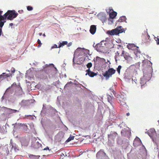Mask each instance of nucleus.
<instances>
[{
  "label": "nucleus",
  "instance_id": "obj_1",
  "mask_svg": "<svg viewBox=\"0 0 159 159\" xmlns=\"http://www.w3.org/2000/svg\"><path fill=\"white\" fill-rule=\"evenodd\" d=\"M15 10H8L4 14L5 18L8 20H12L13 18L16 17L18 15V13H16Z\"/></svg>",
  "mask_w": 159,
  "mask_h": 159
},
{
  "label": "nucleus",
  "instance_id": "obj_2",
  "mask_svg": "<svg viewBox=\"0 0 159 159\" xmlns=\"http://www.w3.org/2000/svg\"><path fill=\"white\" fill-rule=\"evenodd\" d=\"M124 31V29L122 28L121 26L117 27L116 29L112 30L111 31H107V33L110 35H117L121 33Z\"/></svg>",
  "mask_w": 159,
  "mask_h": 159
},
{
  "label": "nucleus",
  "instance_id": "obj_3",
  "mask_svg": "<svg viewBox=\"0 0 159 159\" xmlns=\"http://www.w3.org/2000/svg\"><path fill=\"white\" fill-rule=\"evenodd\" d=\"M116 71V70L113 68H110L106 71L105 73H103L102 75L104 77H105L106 80H108L115 73Z\"/></svg>",
  "mask_w": 159,
  "mask_h": 159
},
{
  "label": "nucleus",
  "instance_id": "obj_4",
  "mask_svg": "<svg viewBox=\"0 0 159 159\" xmlns=\"http://www.w3.org/2000/svg\"><path fill=\"white\" fill-rule=\"evenodd\" d=\"M107 11V12L109 13L110 18L111 19H113L117 15V13L116 12L113 11V10L112 9L111 7H110L109 9Z\"/></svg>",
  "mask_w": 159,
  "mask_h": 159
},
{
  "label": "nucleus",
  "instance_id": "obj_5",
  "mask_svg": "<svg viewBox=\"0 0 159 159\" xmlns=\"http://www.w3.org/2000/svg\"><path fill=\"white\" fill-rule=\"evenodd\" d=\"M117 134L115 132H111L110 134H108V139L114 140L116 137L117 136Z\"/></svg>",
  "mask_w": 159,
  "mask_h": 159
},
{
  "label": "nucleus",
  "instance_id": "obj_6",
  "mask_svg": "<svg viewBox=\"0 0 159 159\" xmlns=\"http://www.w3.org/2000/svg\"><path fill=\"white\" fill-rule=\"evenodd\" d=\"M2 108L5 110L7 113L8 114H11L18 112V111L17 110L8 108L4 107H3Z\"/></svg>",
  "mask_w": 159,
  "mask_h": 159
},
{
  "label": "nucleus",
  "instance_id": "obj_7",
  "mask_svg": "<svg viewBox=\"0 0 159 159\" xmlns=\"http://www.w3.org/2000/svg\"><path fill=\"white\" fill-rule=\"evenodd\" d=\"M141 144L142 142L139 138H136L134 141L133 145L134 147H137L140 145Z\"/></svg>",
  "mask_w": 159,
  "mask_h": 159
},
{
  "label": "nucleus",
  "instance_id": "obj_8",
  "mask_svg": "<svg viewBox=\"0 0 159 159\" xmlns=\"http://www.w3.org/2000/svg\"><path fill=\"white\" fill-rule=\"evenodd\" d=\"M12 74L10 73L9 74H7L5 73H3L1 75H0V79H2V80H3L8 77H12Z\"/></svg>",
  "mask_w": 159,
  "mask_h": 159
},
{
  "label": "nucleus",
  "instance_id": "obj_9",
  "mask_svg": "<svg viewBox=\"0 0 159 159\" xmlns=\"http://www.w3.org/2000/svg\"><path fill=\"white\" fill-rule=\"evenodd\" d=\"M142 37L143 41L144 43L149 42L150 40V36L148 34H146L144 35H143Z\"/></svg>",
  "mask_w": 159,
  "mask_h": 159
},
{
  "label": "nucleus",
  "instance_id": "obj_10",
  "mask_svg": "<svg viewBox=\"0 0 159 159\" xmlns=\"http://www.w3.org/2000/svg\"><path fill=\"white\" fill-rule=\"evenodd\" d=\"M19 128L24 131H27L28 128L27 125L25 124H20L19 125Z\"/></svg>",
  "mask_w": 159,
  "mask_h": 159
},
{
  "label": "nucleus",
  "instance_id": "obj_11",
  "mask_svg": "<svg viewBox=\"0 0 159 159\" xmlns=\"http://www.w3.org/2000/svg\"><path fill=\"white\" fill-rule=\"evenodd\" d=\"M96 26L94 25H91L90 26V32L92 34H93L96 31Z\"/></svg>",
  "mask_w": 159,
  "mask_h": 159
},
{
  "label": "nucleus",
  "instance_id": "obj_12",
  "mask_svg": "<svg viewBox=\"0 0 159 159\" xmlns=\"http://www.w3.org/2000/svg\"><path fill=\"white\" fill-rule=\"evenodd\" d=\"M93 46L98 52L101 51V49L102 47V44L100 43L97 44L95 46H94V44H93Z\"/></svg>",
  "mask_w": 159,
  "mask_h": 159
},
{
  "label": "nucleus",
  "instance_id": "obj_13",
  "mask_svg": "<svg viewBox=\"0 0 159 159\" xmlns=\"http://www.w3.org/2000/svg\"><path fill=\"white\" fill-rule=\"evenodd\" d=\"M142 63L143 66L145 67L150 66L151 64V62L147 59L143 60Z\"/></svg>",
  "mask_w": 159,
  "mask_h": 159
},
{
  "label": "nucleus",
  "instance_id": "obj_14",
  "mask_svg": "<svg viewBox=\"0 0 159 159\" xmlns=\"http://www.w3.org/2000/svg\"><path fill=\"white\" fill-rule=\"evenodd\" d=\"M127 47L129 49L131 50H134L137 48H139V47H136L135 44H129L127 45Z\"/></svg>",
  "mask_w": 159,
  "mask_h": 159
},
{
  "label": "nucleus",
  "instance_id": "obj_15",
  "mask_svg": "<svg viewBox=\"0 0 159 159\" xmlns=\"http://www.w3.org/2000/svg\"><path fill=\"white\" fill-rule=\"evenodd\" d=\"M120 105L122 106H126L125 99L124 98H120L119 99Z\"/></svg>",
  "mask_w": 159,
  "mask_h": 159
},
{
  "label": "nucleus",
  "instance_id": "obj_16",
  "mask_svg": "<svg viewBox=\"0 0 159 159\" xmlns=\"http://www.w3.org/2000/svg\"><path fill=\"white\" fill-rule=\"evenodd\" d=\"M99 18L102 21H105L106 19V17L105 15L103 14H100L98 15Z\"/></svg>",
  "mask_w": 159,
  "mask_h": 159
},
{
  "label": "nucleus",
  "instance_id": "obj_17",
  "mask_svg": "<svg viewBox=\"0 0 159 159\" xmlns=\"http://www.w3.org/2000/svg\"><path fill=\"white\" fill-rule=\"evenodd\" d=\"M128 54L126 52H125L124 50H122L121 54V56L122 57H123L125 59L127 60L128 59L129 57V56L128 55Z\"/></svg>",
  "mask_w": 159,
  "mask_h": 159
},
{
  "label": "nucleus",
  "instance_id": "obj_18",
  "mask_svg": "<svg viewBox=\"0 0 159 159\" xmlns=\"http://www.w3.org/2000/svg\"><path fill=\"white\" fill-rule=\"evenodd\" d=\"M121 56V54L120 55V53L118 52H117L115 56V59L116 62H117V60H120Z\"/></svg>",
  "mask_w": 159,
  "mask_h": 159
},
{
  "label": "nucleus",
  "instance_id": "obj_19",
  "mask_svg": "<svg viewBox=\"0 0 159 159\" xmlns=\"http://www.w3.org/2000/svg\"><path fill=\"white\" fill-rule=\"evenodd\" d=\"M146 80H145V76H143L141 78L140 83L142 85H143V84L146 83Z\"/></svg>",
  "mask_w": 159,
  "mask_h": 159
},
{
  "label": "nucleus",
  "instance_id": "obj_20",
  "mask_svg": "<svg viewBox=\"0 0 159 159\" xmlns=\"http://www.w3.org/2000/svg\"><path fill=\"white\" fill-rule=\"evenodd\" d=\"M68 42L66 41H63L62 43H60L59 46L58 47V48H60L61 47L64 46L65 45L67 44Z\"/></svg>",
  "mask_w": 159,
  "mask_h": 159
},
{
  "label": "nucleus",
  "instance_id": "obj_21",
  "mask_svg": "<svg viewBox=\"0 0 159 159\" xmlns=\"http://www.w3.org/2000/svg\"><path fill=\"white\" fill-rule=\"evenodd\" d=\"M97 74L96 73H94L93 71H91L90 72V73H88V74L87 75H88L90 77H93L97 75Z\"/></svg>",
  "mask_w": 159,
  "mask_h": 159
},
{
  "label": "nucleus",
  "instance_id": "obj_22",
  "mask_svg": "<svg viewBox=\"0 0 159 159\" xmlns=\"http://www.w3.org/2000/svg\"><path fill=\"white\" fill-rule=\"evenodd\" d=\"M29 102L28 101L23 100L21 102V104L22 106H25L28 105V102Z\"/></svg>",
  "mask_w": 159,
  "mask_h": 159
},
{
  "label": "nucleus",
  "instance_id": "obj_23",
  "mask_svg": "<svg viewBox=\"0 0 159 159\" xmlns=\"http://www.w3.org/2000/svg\"><path fill=\"white\" fill-rule=\"evenodd\" d=\"M113 99V98L110 95H108L107 96V100L112 105V100Z\"/></svg>",
  "mask_w": 159,
  "mask_h": 159
},
{
  "label": "nucleus",
  "instance_id": "obj_24",
  "mask_svg": "<svg viewBox=\"0 0 159 159\" xmlns=\"http://www.w3.org/2000/svg\"><path fill=\"white\" fill-rule=\"evenodd\" d=\"M126 20V17L125 16H122L120 17L119 19L118 20L120 22H123Z\"/></svg>",
  "mask_w": 159,
  "mask_h": 159
},
{
  "label": "nucleus",
  "instance_id": "obj_25",
  "mask_svg": "<svg viewBox=\"0 0 159 159\" xmlns=\"http://www.w3.org/2000/svg\"><path fill=\"white\" fill-rule=\"evenodd\" d=\"M41 146V145L40 143H39L38 142H37L35 144L34 147L35 148H39Z\"/></svg>",
  "mask_w": 159,
  "mask_h": 159
},
{
  "label": "nucleus",
  "instance_id": "obj_26",
  "mask_svg": "<svg viewBox=\"0 0 159 159\" xmlns=\"http://www.w3.org/2000/svg\"><path fill=\"white\" fill-rule=\"evenodd\" d=\"M74 138V137L73 136H70L68 139L66 140V142H69L71 140H73Z\"/></svg>",
  "mask_w": 159,
  "mask_h": 159
},
{
  "label": "nucleus",
  "instance_id": "obj_27",
  "mask_svg": "<svg viewBox=\"0 0 159 159\" xmlns=\"http://www.w3.org/2000/svg\"><path fill=\"white\" fill-rule=\"evenodd\" d=\"M121 66L120 65H119L118 66V67L117 68V70L118 73L119 74H120V70L121 69Z\"/></svg>",
  "mask_w": 159,
  "mask_h": 159
},
{
  "label": "nucleus",
  "instance_id": "obj_28",
  "mask_svg": "<svg viewBox=\"0 0 159 159\" xmlns=\"http://www.w3.org/2000/svg\"><path fill=\"white\" fill-rule=\"evenodd\" d=\"M102 152H103L102 151H99L97 153V154H96L97 157H99L100 156L101 154L102 153Z\"/></svg>",
  "mask_w": 159,
  "mask_h": 159
},
{
  "label": "nucleus",
  "instance_id": "obj_29",
  "mask_svg": "<svg viewBox=\"0 0 159 159\" xmlns=\"http://www.w3.org/2000/svg\"><path fill=\"white\" fill-rule=\"evenodd\" d=\"M37 42H38V44H39V45H38V48H39L41 46V45L42 44L41 42V41H40V40L39 39H38V40H37Z\"/></svg>",
  "mask_w": 159,
  "mask_h": 159
},
{
  "label": "nucleus",
  "instance_id": "obj_30",
  "mask_svg": "<svg viewBox=\"0 0 159 159\" xmlns=\"http://www.w3.org/2000/svg\"><path fill=\"white\" fill-rule=\"evenodd\" d=\"M92 63L91 62H89L86 65L87 67L88 68H91L92 66Z\"/></svg>",
  "mask_w": 159,
  "mask_h": 159
},
{
  "label": "nucleus",
  "instance_id": "obj_31",
  "mask_svg": "<svg viewBox=\"0 0 159 159\" xmlns=\"http://www.w3.org/2000/svg\"><path fill=\"white\" fill-rule=\"evenodd\" d=\"M12 148H13L15 151H16L17 149V146L16 144L12 145ZM17 150H18L17 149Z\"/></svg>",
  "mask_w": 159,
  "mask_h": 159
},
{
  "label": "nucleus",
  "instance_id": "obj_32",
  "mask_svg": "<svg viewBox=\"0 0 159 159\" xmlns=\"http://www.w3.org/2000/svg\"><path fill=\"white\" fill-rule=\"evenodd\" d=\"M27 10L29 11H32L33 9V7L30 6H27Z\"/></svg>",
  "mask_w": 159,
  "mask_h": 159
},
{
  "label": "nucleus",
  "instance_id": "obj_33",
  "mask_svg": "<svg viewBox=\"0 0 159 159\" xmlns=\"http://www.w3.org/2000/svg\"><path fill=\"white\" fill-rule=\"evenodd\" d=\"M155 40L156 41L157 44L159 45V38L158 36L157 37L155 38Z\"/></svg>",
  "mask_w": 159,
  "mask_h": 159
},
{
  "label": "nucleus",
  "instance_id": "obj_34",
  "mask_svg": "<svg viewBox=\"0 0 159 159\" xmlns=\"http://www.w3.org/2000/svg\"><path fill=\"white\" fill-rule=\"evenodd\" d=\"M81 49V48H78L76 49V50L75 51V52L74 53V55H75L77 52H78V51L80 49Z\"/></svg>",
  "mask_w": 159,
  "mask_h": 159
},
{
  "label": "nucleus",
  "instance_id": "obj_35",
  "mask_svg": "<svg viewBox=\"0 0 159 159\" xmlns=\"http://www.w3.org/2000/svg\"><path fill=\"white\" fill-rule=\"evenodd\" d=\"M91 71H90V68H89L88 70H86V72H87V73L85 74V75H87L88 74V73H90V72H91Z\"/></svg>",
  "mask_w": 159,
  "mask_h": 159
},
{
  "label": "nucleus",
  "instance_id": "obj_36",
  "mask_svg": "<svg viewBox=\"0 0 159 159\" xmlns=\"http://www.w3.org/2000/svg\"><path fill=\"white\" fill-rule=\"evenodd\" d=\"M4 24V22L3 21H1L0 22V27L2 28Z\"/></svg>",
  "mask_w": 159,
  "mask_h": 159
},
{
  "label": "nucleus",
  "instance_id": "obj_37",
  "mask_svg": "<svg viewBox=\"0 0 159 159\" xmlns=\"http://www.w3.org/2000/svg\"><path fill=\"white\" fill-rule=\"evenodd\" d=\"M58 48V47H57V45L56 44H55L51 47V48Z\"/></svg>",
  "mask_w": 159,
  "mask_h": 159
},
{
  "label": "nucleus",
  "instance_id": "obj_38",
  "mask_svg": "<svg viewBox=\"0 0 159 159\" xmlns=\"http://www.w3.org/2000/svg\"><path fill=\"white\" fill-rule=\"evenodd\" d=\"M15 70L14 68H12V69H11V71L12 73H14L15 72Z\"/></svg>",
  "mask_w": 159,
  "mask_h": 159
},
{
  "label": "nucleus",
  "instance_id": "obj_39",
  "mask_svg": "<svg viewBox=\"0 0 159 159\" xmlns=\"http://www.w3.org/2000/svg\"><path fill=\"white\" fill-rule=\"evenodd\" d=\"M50 65H52L53 67L54 66V65L53 64H50L49 65H48V64H46V65H45V66L46 67H48Z\"/></svg>",
  "mask_w": 159,
  "mask_h": 159
},
{
  "label": "nucleus",
  "instance_id": "obj_40",
  "mask_svg": "<svg viewBox=\"0 0 159 159\" xmlns=\"http://www.w3.org/2000/svg\"><path fill=\"white\" fill-rule=\"evenodd\" d=\"M44 150H49V148L48 147H47L46 148H44L43 149Z\"/></svg>",
  "mask_w": 159,
  "mask_h": 159
},
{
  "label": "nucleus",
  "instance_id": "obj_41",
  "mask_svg": "<svg viewBox=\"0 0 159 159\" xmlns=\"http://www.w3.org/2000/svg\"><path fill=\"white\" fill-rule=\"evenodd\" d=\"M71 44H72V43H70L67 44V46L69 47V46H70L71 45Z\"/></svg>",
  "mask_w": 159,
  "mask_h": 159
},
{
  "label": "nucleus",
  "instance_id": "obj_42",
  "mask_svg": "<svg viewBox=\"0 0 159 159\" xmlns=\"http://www.w3.org/2000/svg\"><path fill=\"white\" fill-rule=\"evenodd\" d=\"M13 25V24L12 23H10L9 24V25L11 26Z\"/></svg>",
  "mask_w": 159,
  "mask_h": 159
},
{
  "label": "nucleus",
  "instance_id": "obj_43",
  "mask_svg": "<svg viewBox=\"0 0 159 159\" xmlns=\"http://www.w3.org/2000/svg\"><path fill=\"white\" fill-rule=\"evenodd\" d=\"M126 115L128 116H129V112H128L126 113Z\"/></svg>",
  "mask_w": 159,
  "mask_h": 159
},
{
  "label": "nucleus",
  "instance_id": "obj_44",
  "mask_svg": "<svg viewBox=\"0 0 159 159\" xmlns=\"http://www.w3.org/2000/svg\"><path fill=\"white\" fill-rule=\"evenodd\" d=\"M136 64V65H137V64H138V66H139L140 63H138V62L137 63H136V64Z\"/></svg>",
  "mask_w": 159,
  "mask_h": 159
},
{
  "label": "nucleus",
  "instance_id": "obj_45",
  "mask_svg": "<svg viewBox=\"0 0 159 159\" xmlns=\"http://www.w3.org/2000/svg\"><path fill=\"white\" fill-rule=\"evenodd\" d=\"M2 11H0V15L2 14Z\"/></svg>",
  "mask_w": 159,
  "mask_h": 159
},
{
  "label": "nucleus",
  "instance_id": "obj_46",
  "mask_svg": "<svg viewBox=\"0 0 159 159\" xmlns=\"http://www.w3.org/2000/svg\"><path fill=\"white\" fill-rule=\"evenodd\" d=\"M74 59H75V57L74 56V58H73V62H74V61H75Z\"/></svg>",
  "mask_w": 159,
  "mask_h": 159
},
{
  "label": "nucleus",
  "instance_id": "obj_47",
  "mask_svg": "<svg viewBox=\"0 0 159 159\" xmlns=\"http://www.w3.org/2000/svg\"><path fill=\"white\" fill-rule=\"evenodd\" d=\"M42 33H39V35H40V36H41L42 35Z\"/></svg>",
  "mask_w": 159,
  "mask_h": 159
},
{
  "label": "nucleus",
  "instance_id": "obj_48",
  "mask_svg": "<svg viewBox=\"0 0 159 159\" xmlns=\"http://www.w3.org/2000/svg\"><path fill=\"white\" fill-rule=\"evenodd\" d=\"M123 130H122V131H121V133L122 134V133H123Z\"/></svg>",
  "mask_w": 159,
  "mask_h": 159
},
{
  "label": "nucleus",
  "instance_id": "obj_49",
  "mask_svg": "<svg viewBox=\"0 0 159 159\" xmlns=\"http://www.w3.org/2000/svg\"><path fill=\"white\" fill-rule=\"evenodd\" d=\"M43 35L44 37L46 36V35H45V34H43Z\"/></svg>",
  "mask_w": 159,
  "mask_h": 159
},
{
  "label": "nucleus",
  "instance_id": "obj_50",
  "mask_svg": "<svg viewBox=\"0 0 159 159\" xmlns=\"http://www.w3.org/2000/svg\"><path fill=\"white\" fill-rule=\"evenodd\" d=\"M134 65H131L130 66V67H132V66H134Z\"/></svg>",
  "mask_w": 159,
  "mask_h": 159
},
{
  "label": "nucleus",
  "instance_id": "obj_51",
  "mask_svg": "<svg viewBox=\"0 0 159 159\" xmlns=\"http://www.w3.org/2000/svg\"><path fill=\"white\" fill-rule=\"evenodd\" d=\"M6 71H7L9 72H10V70H6Z\"/></svg>",
  "mask_w": 159,
  "mask_h": 159
},
{
  "label": "nucleus",
  "instance_id": "obj_52",
  "mask_svg": "<svg viewBox=\"0 0 159 159\" xmlns=\"http://www.w3.org/2000/svg\"><path fill=\"white\" fill-rule=\"evenodd\" d=\"M2 98L3 99H4V97L3 96H2Z\"/></svg>",
  "mask_w": 159,
  "mask_h": 159
},
{
  "label": "nucleus",
  "instance_id": "obj_53",
  "mask_svg": "<svg viewBox=\"0 0 159 159\" xmlns=\"http://www.w3.org/2000/svg\"><path fill=\"white\" fill-rule=\"evenodd\" d=\"M115 92H113V94H115Z\"/></svg>",
  "mask_w": 159,
  "mask_h": 159
},
{
  "label": "nucleus",
  "instance_id": "obj_54",
  "mask_svg": "<svg viewBox=\"0 0 159 159\" xmlns=\"http://www.w3.org/2000/svg\"><path fill=\"white\" fill-rule=\"evenodd\" d=\"M51 8H52V9H54V8H52V7Z\"/></svg>",
  "mask_w": 159,
  "mask_h": 159
},
{
  "label": "nucleus",
  "instance_id": "obj_55",
  "mask_svg": "<svg viewBox=\"0 0 159 159\" xmlns=\"http://www.w3.org/2000/svg\"><path fill=\"white\" fill-rule=\"evenodd\" d=\"M67 85V84H66V85H65V86H66Z\"/></svg>",
  "mask_w": 159,
  "mask_h": 159
},
{
  "label": "nucleus",
  "instance_id": "obj_56",
  "mask_svg": "<svg viewBox=\"0 0 159 159\" xmlns=\"http://www.w3.org/2000/svg\"><path fill=\"white\" fill-rule=\"evenodd\" d=\"M20 11H18V12H20Z\"/></svg>",
  "mask_w": 159,
  "mask_h": 159
},
{
  "label": "nucleus",
  "instance_id": "obj_57",
  "mask_svg": "<svg viewBox=\"0 0 159 159\" xmlns=\"http://www.w3.org/2000/svg\"><path fill=\"white\" fill-rule=\"evenodd\" d=\"M55 69L57 70V69H56V68H55Z\"/></svg>",
  "mask_w": 159,
  "mask_h": 159
},
{
  "label": "nucleus",
  "instance_id": "obj_58",
  "mask_svg": "<svg viewBox=\"0 0 159 159\" xmlns=\"http://www.w3.org/2000/svg\"><path fill=\"white\" fill-rule=\"evenodd\" d=\"M1 107L0 106V108H1Z\"/></svg>",
  "mask_w": 159,
  "mask_h": 159
}]
</instances>
